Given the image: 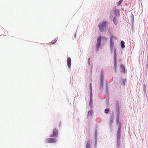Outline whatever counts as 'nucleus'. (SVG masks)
Listing matches in <instances>:
<instances>
[{"instance_id": "nucleus-11", "label": "nucleus", "mask_w": 148, "mask_h": 148, "mask_svg": "<svg viewBox=\"0 0 148 148\" xmlns=\"http://www.w3.org/2000/svg\"><path fill=\"white\" fill-rule=\"evenodd\" d=\"M101 39V36H100L98 37L97 39V42L100 43Z\"/></svg>"}, {"instance_id": "nucleus-19", "label": "nucleus", "mask_w": 148, "mask_h": 148, "mask_svg": "<svg viewBox=\"0 0 148 148\" xmlns=\"http://www.w3.org/2000/svg\"><path fill=\"white\" fill-rule=\"evenodd\" d=\"M121 128V126L120 125H119V126L118 128V131H120Z\"/></svg>"}, {"instance_id": "nucleus-24", "label": "nucleus", "mask_w": 148, "mask_h": 148, "mask_svg": "<svg viewBox=\"0 0 148 148\" xmlns=\"http://www.w3.org/2000/svg\"><path fill=\"white\" fill-rule=\"evenodd\" d=\"M91 102V100L90 99V103H89V104H90V102Z\"/></svg>"}, {"instance_id": "nucleus-4", "label": "nucleus", "mask_w": 148, "mask_h": 148, "mask_svg": "<svg viewBox=\"0 0 148 148\" xmlns=\"http://www.w3.org/2000/svg\"><path fill=\"white\" fill-rule=\"evenodd\" d=\"M113 36H112L110 38V46L111 48V50H112L113 48V46L114 45L113 42L112 41V39L113 38Z\"/></svg>"}, {"instance_id": "nucleus-1", "label": "nucleus", "mask_w": 148, "mask_h": 148, "mask_svg": "<svg viewBox=\"0 0 148 148\" xmlns=\"http://www.w3.org/2000/svg\"><path fill=\"white\" fill-rule=\"evenodd\" d=\"M107 23H108L107 21H103L99 23L98 25V27L100 31H102L104 30L106 28V25Z\"/></svg>"}, {"instance_id": "nucleus-21", "label": "nucleus", "mask_w": 148, "mask_h": 148, "mask_svg": "<svg viewBox=\"0 0 148 148\" xmlns=\"http://www.w3.org/2000/svg\"><path fill=\"white\" fill-rule=\"evenodd\" d=\"M122 84L123 85H125V81H124V80L123 81V82H122Z\"/></svg>"}, {"instance_id": "nucleus-17", "label": "nucleus", "mask_w": 148, "mask_h": 148, "mask_svg": "<svg viewBox=\"0 0 148 148\" xmlns=\"http://www.w3.org/2000/svg\"><path fill=\"white\" fill-rule=\"evenodd\" d=\"M89 88L90 90H92V85H91V83H90V84Z\"/></svg>"}, {"instance_id": "nucleus-15", "label": "nucleus", "mask_w": 148, "mask_h": 148, "mask_svg": "<svg viewBox=\"0 0 148 148\" xmlns=\"http://www.w3.org/2000/svg\"><path fill=\"white\" fill-rule=\"evenodd\" d=\"M113 21L115 24H117V23L116 22V19L115 18H114Z\"/></svg>"}, {"instance_id": "nucleus-12", "label": "nucleus", "mask_w": 148, "mask_h": 148, "mask_svg": "<svg viewBox=\"0 0 148 148\" xmlns=\"http://www.w3.org/2000/svg\"><path fill=\"white\" fill-rule=\"evenodd\" d=\"M92 113H93V112L92 111L90 110L88 111V116L90 115L91 116L92 114Z\"/></svg>"}, {"instance_id": "nucleus-22", "label": "nucleus", "mask_w": 148, "mask_h": 148, "mask_svg": "<svg viewBox=\"0 0 148 148\" xmlns=\"http://www.w3.org/2000/svg\"><path fill=\"white\" fill-rule=\"evenodd\" d=\"M92 90H90V94L91 96H92Z\"/></svg>"}, {"instance_id": "nucleus-2", "label": "nucleus", "mask_w": 148, "mask_h": 148, "mask_svg": "<svg viewBox=\"0 0 148 148\" xmlns=\"http://www.w3.org/2000/svg\"><path fill=\"white\" fill-rule=\"evenodd\" d=\"M58 135V130L56 128L54 129L53 131V134L50 136L51 137H56Z\"/></svg>"}, {"instance_id": "nucleus-9", "label": "nucleus", "mask_w": 148, "mask_h": 148, "mask_svg": "<svg viewBox=\"0 0 148 148\" xmlns=\"http://www.w3.org/2000/svg\"><path fill=\"white\" fill-rule=\"evenodd\" d=\"M121 45L122 48L123 49L125 47L124 42L123 41L121 42Z\"/></svg>"}, {"instance_id": "nucleus-23", "label": "nucleus", "mask_w": 148, "mask_h": 148, "mask_svg": "<svg viewBox=\"0 0 148 148\" xmlns=\"http://www.w3.org/2000/svg\"><path fill=\"white\" fill-rule=\"evenodd\" d=\"M101 83H102L103 82V78L102 77L101 78Z\"/></svg>"}, {"instance_id": "nucleus-6", "label": "nucleus", "mask_w": 148, "mask_h": 148, "mask_svg": "<svg viewBox=\"0 0 148 148\" xmlns=\"http://www.w3.org/2000/svg\"><path fill=\"white\" fill-rule=\"evenodd\" d=\"M120 137V131H118L117 132V144H118V143L119 142V140Z\"/></svg>"}, {"instance_id": "nucleus-25", "label": "nucleus", "mask_w": 148, "mask_h": 148, "mask_svg": "<svg viewBox=\"0 0 148 148\" xmlns=\"http://www.w3.org/2000/svg\"><path fill=\"white\" fill-rule=\"evenodd\" d=\"M115 67H116V64H115Z\"/></svg>"}, {"instance_id": "nucleus-3", "label": "nucleus", "mask_w": 148, "mask_h": 148, "mask_svg": "<svg viewBox=\"0 0 148 148\" xmlns=\"http://www.w3.org/2000/svg\"><path fill=\"white\" fill-rule=\"evenodd\" d=\"M56 142V140L53 138H49L46 140V142L47 143H54Z\"/></svg>"}, {"instance_id": "nucleus-7", "label": "nucleus", "mask_w": 148, "mask_h": 148, "mask_svg": "<svg viewBox=\"0 0 148 148\" xmlns=\"http://www.w3.org/2000/svg\"><path fill=\"white\" fill-rule=\"evenodd\" d=\"M101 43L97 42L96 45V49L97 51H98L100 45Z\"/></svg>"}, {"instance_id": "nucleus-13", "label": "nucleus", "mask_w": 148, "mask_h": 148, "mask_svg": "<svg viewBox=\"0 0 148 148\" xmlns=\"http://www.w3.org/2000/svg\"><path fill=\"white\" fill-rule=\"evenodd\" d=\"M90 142L89 141H88L87 142V145H86V148H88V147H90Z\"/></svg>"}, {"instance_id": "nucleus-18", "label": "nucleus", "mask_w": 148, "mask_h": 148, "mask_svg": "<svg viewBox=\"0 0 148 148\" xmlns=\"http://www.w3.org/2000/svg\"><path fill=\"white\" fill-rule=\"evenodd\" d=\"M109 110L108 109H105V112L107 113L109 111Z\"/></svg>"}, {"instance_id": "nucleus-8", "label": "nucleus", "mask_w": 148, "mask_h": 148, "mask_svg": "<svg viewBox=\"0 0 148 148\" xmlns=\"http://www.w3.org/2000/svg\"><path fill=\"white\" fill-rule=\"evenodd\" d=\"M121 71L122 72H123V73H125V72L124 66L123 65H121Z\"/></svg>"}, {"instance_id": "nucleus-20", "label": "nucleus", "mask_w": 148, "mask_h": 148, "mask_svg": "<svg viewBox=\"0 0 148 148\" xmlns=\"http://www.w3.org/2000/svg\"><path fill=\"white\" fill-rule=\"evenodd\" d=\"M110 125H111L112 124V123L113 122V119H111L110 120Z\"/></svg>"}, {"instance_id": "nucleus-16", "label": "nucleus", "mask_w": 148, "mask_h": 148, "mask_svg": "<svg viewBox=\"0 0 148 148\" xmlns=\"http://www.w3.org/2000/svg\"><path fill=\"white\" fill-rule=\"evenodd\" d=\"M116 50L115 48H114V57L116 58Z\"/></svg>"}, {"instance_id": "nucleus-5", "label": "nucleus", "mask_w": 148, "mask_h": 148, "mask_svg": "<svg viewBox=\"0 0 148 148\" xmlns=\"http://www.w3.org/2000/svg\"><path fill=\"white\" fill-rule=\"evenodd\" d=\"M67 64L68 67L70 68L71 66V59L70 57L68 58L67 59Z\"/></svg>"}, {"instance_id": "nucleus-14", "label": "nucleus", "mask_w": 148, "mask_h": 148, "mask_svg": "<svg viewBox=\"0 0 148 148\" xmlns=\"http://www.w3.org/2000/svg\"><path fill=\"white\" fill-rule=\"evenodd\" d=\"M123 0H120L119 1V2H118V3L117 6H119L120 4H121V3H122V2L123 1Z\"/></svg>"}, {"instance_id": "nucleus-10", "label": "nucleus", "mask_w": 148, "mask_h": 148, "mask_svg": "<svg viewBox=\"0 0 148 148\" xmlns=\"http://www.w3.org/2000/svg\"><path fill=\"white\" fill-rule=\"evenodd\" d=\"M57 38H55L53 40L51 41V43L52 44H54L57 41Z\"/></svg>"}]
</instances>
